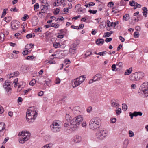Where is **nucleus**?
<instances>
[{"mask_svg": "<svg viewBox=\"0 0 148 148\" xmlns=\"http://www.w3.org/2000/svg\"><path fill=\"white\" fill-rule=\"evenodd\" d=\"M79 108L78 107L76 106L75 107L73 110V112L74 114H76L77 112H79V110H77V109H79Z\"/></svg>", "mask_w": 148, "mask_h": 148, "instance_id": "nucleus-33", "label": "nucleus"}, {"mask_svg": "<svg viewBox=\"0 0 148 148\" xmlns=\"http://www.w3.org/2000/svg\"><path fill=\"white\" fill-rule=\"evenodd\" d=\"M28 52L27 49L25 48V50L23 51V54L24 55H27Z\"/></svg>", "mask_w": 148, "mask_h": 148, "instance_id": "nucleus-47", "label": "nucleus"}, {"mask_svg": "<svg viewBox=\"0 0 148 148\" xmlns=\"http://www.w3.org/2000/svg\"><path fill=\"white\" fill-rule=\"evenodd\" d=\"M39 8V5L38 3H36L34 6V9L35 10L38 9Z\"/></svg>", "mask_w": 148, "mask_h": 148, "instance_id": "nucleus-43", "label": "nucleus"}, {"mask_svg": "<svg viewBox=\"0 0 148 148\" xmlns=\"http://www.w3.org/2000/svg\"><path fill=\"white\" fill-rule=\"evenodd\" d=\"M75 126H73L71 128V129L72 131H74L75 130H76L77 128H78V127L77 126V125H74Z\"/></svg>", "mask_w": 148, "mask_h": 148, "instance_id": "nucleus-45", "label": "nucleus"}, {"mask_svg": "<svg viewBox=\"0 0 148 148\" xmlns=\"http://www.w3.org/2000/svg\"><path fill=\"white\" fill-rule=\"evenodd\" d=\"M130 116L131 119H132L133 118V116H138L137 112L134 111L133 113L130 112Z\"/></svg>", "mask_w": 148, "mask_h": 148, "instance_id": "nucleus-28", "label": "nucleus"}, {"mask_svg": "<svg viewBox=\"0 0 148 148\" xmlns=\"http://www.w3.org/2000/svg\"><path fill=\"white\" fill-rule=\"evenodd\" d=\"M50 127L51 130L53 132H58L60 129V126L59 124L55 121L52 122V124L50 125Z\"/></svg>", "mask_w": 148, "mask_h": 148, "instance_id": "nucleus-6", "label": "nucleus"}, {"mask_svg": "<svg viewBox=\"0 0 148 148\" xmlns=\"http://www.w3.org/2000/svg\"><path fill=\"white\" fill-rule=\"evenodd\" d=\"M8 11L7 8L3 10V11L2 13L1 17L4 16L6 14L7 11Z\"/></svg>", "mask_w": 148, "mask_h": 148, "instance_id": "nucleus-39", "label": "nucleus"}, {"mask_svg": "<svg viewBox=\"0 0 148 148\" xmlns=\"http://www.w3.org/2000/svg\"><path fill=\"white\" fill-rule=\"evenodd\" d=\"M53 144L50 143L43 146L41 148H50L52 147Z\"/></svg>", "mask_w": 148, "mask_h": 148, "instance_id": "nucleus-29", "label": "nucleus"}, {"mask_svg": "<svg viewBox=\"0 0 148 148\" xmlns=\"http://www.w3.org/2000/svg\"><path fill=\"white\" fill-rule=\"evenodd\" d=\"M122 109L124 111H126L127 109V106L126 104H123L122 105Z\"/></svg>", "mask_w": 148, "mask_h": 148, "instance_id": "nucleus-38", "label": "nucleus"}, {"mask_svg": "<svg viewBox=\"0 0 148 148\" xmlns=\"http://www.w3.org/2000/svg\"><path fill=\"white\" fill-rule=\"evenodd\" d=\"M38 22V20L37 18H36L33 20L32 24L33 26H35L37 25Z\"/></svg>", "mask_w": 148, "mask_h": 148, "instance_id": "nucleus-25", "label": "nucleus"}, {"mask_svg": "<svg viewBox=\"0 0 148 148\" xmlns=\"http://www.w3.org/2000/svg\"><path fill=\"white\" fill-rule=\"evenodd\" d=\"M101 123V119L98 117H95L90 120L89 123V127L92 130L99 128Z\"/></svg>", "mask_w": 148, "mask_h": 148, "instance_id": "nucleus-1", "label": "nucleus"}, {"mask_svg": "<svg viewBox=\"0 0 148 148\" xmlns=\"http://www.w3.org/2000/svg\"><path fill=\"white\" fill-rule=\"evenodd\" d=\"M112 70L113 71H115L116 68V65L115 64H113L112 66Z\"/></svg>", "mask_w": 148, "mask_h": 148, "instance_id": "nucleus-59", "label": "nucleus"}, {"mask_svg": "<svg viewBox=\"0 0 148 148\" xmlns=\"http://www.w3.org/2000/svg\"><path fill=\"white\" fill-rule=\"evenodd\" d=\"M60 82V79L58 78H57L56 79V81L55 82V83L56 84H58Z\"/></svg>", "mask_w": 148, "mask_h": 148, "instance_id": "nucleus-61", "label": "nucleus"}, {"mask_svg": "<svg viewBox=\"0 0 148 148\" xmlns=\"http://www.w3.org/2000/svg\"><path fill=\"white\" fill-rule=\"evenodd\" d=\"M141 7V5L140 4L137 3L136 2V4L135 6L134 7V9H136L137 8H140Z\"/></svg>", "mask_w": 148, "mask_h": 148, "instance_id": "nucleus-42", "label": "nucleus"}, {"mask_svg": "<svg viewBox=\"0 0 148 148\" xmlns=\"http://www.w3.org/2000/svg\"><path fill=\"white\" fill-rule=\"evenodd\" d=\"M120 40H121V42H123L125 41V39L123 37H122L121 36H119Z\"/></svg>", "mask_w": 148, "mask_h": 148, "instance_id": "nucleus-62", "label": "nucleus"}, {"mask_svg": "<svg viewBox=\"0 0 148 148\" xmlns=\"http://www.w3.org/2000/svg\"><path fill=\"white\" fill-rule=\"evenodd\" d=\"M107 132L102 129H100L96 134V136L98 138L102 139L104 138L107 135Z\"/></svg>", "mask_w": 148, "mask_h": 148, "instance_id": "nucleus-4", "label": "nucleus"}, {"mask_svg": "<svg viewBox=\"0 0 148 148\" xmlns=\"http://www.w3.org/2000/svg\"><path fill=\"white\" fill-rule=\"evenodd\" d=\"M148 89V82H145L143 83L140 86V89Z\"/></svg>", "mask_w": 148, "mask_h": 148, "instance_id": "nucleus-16", "label": "nucleus"}, {"mask_svg": "<svg viewBox=\"0 0 148 148\" xmlns=\"http://www.w3.org/2000/svg\"><path fill=\"white\" fill-rule=\"evenodd\" d=\"M138 79H142L145 76V74L143 72H136Z\"/></svg>", "mask_w": 148, "mask_h": 148, "instance_id": "nucleus-15", "label": "nucleus"}, {"mask_svg": "<svg viewBox=\"0 0 148 148\" xmlns=\"http://www.w3.org/2000/svg\"><path fill=\"white\" fill-rule=\"evenodd\" d=\"M83 120V118L81 115H79L73 118L71 121V124L72 125H79L80 123Z\"/></svg>", "mask_w": 148, "mask_h": 148, "instance_id": "nucleus-5", "label": "nucleus"}, {"mask_svg": "<svg viewBox=\"0 0 148 148\" xmlns=\"http://www.w3.org/2000/svg\"><path fill=\"white\" fill-rule=\"evenodd\" d=\"M79 12H82V13L85 12L86 11V9L81 7H80L78 9Z\"/></svg>", "mask_w": 148, "mask_h": 148, "instance_id": "nucleus-35", "label": "nucleus"}, {"mask_svg": "<svg viewBox=\"0 0 148 148\" xmlns=\"http://www.w3.org/2000/svg\"><path fill=\"white\" fill-rule=\"evenodd\" d=\"M142 10L143 15L145 16V17H146L147 16V11H148L147 8L145 7H144L143 8Z\"/></svg>", "mask_w": 148, "mask_h": 148, "instance_id": "nucleus-23", "label": "nucleus"}, {"mask_svg": "<svg viewBox=\"0 0 148 148\" xmlns=\"http://www.w3.org/2000/svg\"><path fill=\"white\" fill-rule=\"evenodd\" d=\"M77 48V46L76 44L74 43L70 46L69 52L71 53L74 54L76 53V50Z\"/></svg>", "mask_w": 148, "mask_h": 148, "instance_id": "nucleus-11", "label": "nucleus"}, {"mask_svg": "<svg viewBox=\"0 0 148 148\" xmlns=\"http://www.w3.org/2000/svg\"><path fill=\"white\" fill-rule=\"evenodd\" d=\"M132 71V67H130L129 69L126 70L124 73V75H128L131 73Z\"/></svg>", "mask_w": 148, "mask_h": 148, "instance_id": "nucleus-22", "label": "nucleus"}, {"mask_svg": "<svg viewBox=\"0 0 148 148\" xmlns=\"http://www.w3.org/2000/svg\"><path fill=\"white\" fill-rule=\"evenodd\" d=\"M18 78L16 79H14V81L13 82V83L16 86L17 84L18 83Z\"/></svg>", "mask_w": 148, "mask_h": 148, "instance_id": "nucleus-60", "label": "nucleus"}, {"mask_svg": "<svg viewBox=\"0 0 148 148\" xmlns=\"http://www.w3.org/2000/svg\"><path fill=\"white\" fill-rule=\"evenodd\" d=\"M113 33V32L112 31H110L109 32L105 33L103 37H109L110 36L111 34Z\"/></svg>", "mask_w": 148, "mask_h": 148, "instance_id": "nucleus-27", "label": "nucleus"}, {"mask_svg": "<svg viewBox=\"0 0 148 148\" xmlns=\"http://www.w3.org/2000/svg\"><path fill=\"white\" fill-rule=\"evenodd\" d=\"M11 26L12 29L13 30H15L20 27V23L16 21H12L11 22Z\"/></svg>", "mask_w": 148, "mask_h": 148, "instance_id": "nucleus-8", "label": "nucleus"}, {"mask_svg": "<svg viewBox=\"0 0 148 148\" xmlns=\"http://www.w3.org/2000/svg\"><path fill=\"white\" fill-rule=\"evenodd\" d=\"M71 62L70 60L68 59H66L64 61V63L66 64H68L70 63Z\"/></svg>", "mask_w": 148, "mask_h": 148, "instance_id": "nucleus-50", "label": "nucleus"}, {"mask_svg": "<svg viewBox=\"0 0 148 148\" xmlns=\"http://www.w3.org/2000/svg\"><path fill=\"white\" fill-rule=\"evenodd\" d=\"M110 121L111 123H114L116 122V118H114L112 119H111Z\"/></svg>", "mask_w": 148, "mask_h": 148, "instance_id": "nucleus-52", "label": "nucleus"}, {"mask_svg": "<svg viewBox=\"0 0 148 148\" xmlns=\"http://www.w3.org/2000/svg\"><path fill=\"white\" fill-rule=\"evenodd\" d=\"M71 116L69 114H66V119L67 121L70 120Z\"/></svg>", "mask_w": 148, "mask_h": 148, "instance_id": "nucleus-51", "label": "nucleus"}, {"mask_svg": "<svg viewBox=\"0 0 148 148\" xmlns=\"http://www.w3.org/2000/svg\"><path fill=\"white\" fill-rule=\"evenodd\" d=\"M19 74V73L18 72H14L12 73H11L10 75H9L8 76V77L9 79H10L11 78L14 77H15L17 76Z\"/></svg>", "mask_w": 148, "mask_h": 148, "instance_id": "nucleus-19", "label": "nucleus"}, {"mask_svg": "<svg viewBox=\"0 0 148 148\" xmlns=\"http://www.w3.org/2000/svg\"><path fill=\"white\" fill-rule=\"evenodd\" d=\"M82 126L84 127H86V122H83L82 124Z\"/></svg>", "mask_w": 148, "mask_h": 148, "instance_id": "nucleus-64", "label": "nucleus"}, {"mask_svg": "<svg viewBox=\"0 0 148 148\" xmlns=\"http://www.w3.org/2000/svg\"><path fill=\"white\" fill-rule=\"evenodd\" d=\"M108 5V7H112L114 5V3L112 2H109Z\"/></svg>", "mask_w": 148, "mask_h": 148, "instance_id": "nucleus-55", "label": "nucleus"}, {"mask_svg": "<svg viewBox=\"0 0 148 148\" xmlns=\"http://www.w3.org/2000/svg\"><path fill=\"white\" fill-rule=\"evenodd\" d=\"M128 143V140L127 139L125 140L123 142L122 148H127Z\"/></svg>", "mask_w": 148, "mask_h": 148, "instance_id": "nucleus-26", "label": "nucleus"}, {"mask_svg": "<svg viewBox=\"0 0 148 148\" xmlns=\"http://www.w3.org/2000/svg\"><path fill=\"white\" fill-rule=\"evenodd\" d=\"M32 36V34H28L26 36V38L28 39L31 38Z\"/></svg>", "mask_w": 148, "mask_h": 148, "instance_id": "nucleus-58", "label": "nucleus"}, {"mask_svg": "<svg viewBox=\"0 0 148 148\" xmlns=\"http://www.w3.org/2000/svg\"><path fill=\"white\" fill-rule=\"evenodd\" d=\"M60 46V45L59 43H55L53 44V46L56 48L59 47Z\"/></svg>", "mask_w": 148, "mask_h": 148, "instance_id": "nucleus-41", "label": "nucleus"}, {"mask_svg": "<svg viewBox=\"0 0 148 148\" xmlns=\"http://www.w3.org/2000/svg\"><path fill=\"white\" fill-rule=\"evenodd\" d=\"M112 23L108 20L106 22V29L107 30L110 31L112 29Z\"/></svg>", "mask_w": 148, "mask_h": 148, "instance_id": "nucleus-18", "label": "nucleus"}, {"mask_svg": "<svg viewBox=\"0 0 148 148\" xmlns=\"http://www.w3.org/2000/svg\"><path fill=\"white\" fill-rule=\"evenodd\" d=\"M129 134L130 137H132L134 135V132L131 130L129 131Z\"/></svg>", "mask_w": 148, "mask_h": 148, "instance_id": "nucleus-46", "label": "nucleus"}, {"mask_svg": "<svg viewBox=\"0 0 148 148\" xmlns=\"http://www.w3.org/2000/svg\"><path fill=\"white\" fill-rule=\"evenodd\" d=\"M116 114L117 115H119L121 112V109L119 108H117L115 110Z\"/></svg>", "mask_w": 148, "mask_h": 148, "instance_id": "nucleus-30", "label": "nucleus"}, {"mask_svg": "<svg viewBox=\"0 0 148 148\" xmlns=\"http://www.w3.org/2000/svg\"><path fill=\"white\" fill-rule=\"evenodd\" d=\"M74 141L75 143H79L82 141V138L78 135H76L75 136L74 138Z\"/></svg>", "mask_w": 148, "mask_h": 148, "instance_id": "nucleus-14", "label": "nucleus"}, {"mask_svg": "<svg viewBox=\"0 0 148 148\" xmlns=\"http://www.w3.org/2000/svg\"><path fill=\"white\" fill-rule=\"evenodd\" d=\"M97 12V10H89V12H90V13L91 14H95Z\"/></svg>", "mask_w": 148, "mask_h": 148, "instance_id": "nucleus-57", "label": "nucleus"}, {"mask_svg": "<svg viewBox=\"0 0 148 148\" xmlns=\"http://www.w3.org/2000/svg\"><path fill=\"white\" fill-rule=\"evenodd\" d=\"M30 90V89H28L27 90H25L24 92H23V93H23V94L24 95H26L27 93L28 92H29Z\"/></svg>", "mask_w": 148, "mask_h": 148, "instance_id": "nucleus-63", "label": "nucleus"}, {"mask_svg": "<svg viewBox=\"0 0 148 148\" xmlns=\"http://www.w3.org/2000/svg\"><path fill=\"white\" fill-rule=\"evenodd\" d=\"M35 58L34 57V56H28L27 57L26 59L27 60H33V59L34 58Z\"/></svg>", "mask_w": 148, "mask_h": 148, "instance_id": "nucleus-40", "label": "nucleus"}, {"mask_svg": "<svg viewBox=\"0 0 148 148\" xmlns=\"http://www.w3.org/2000/svg\"><path fill=\"white\" fill-rule=\"evenodd\" d=\"M84 27V25L83 24H80L77 28V29H82Z\"/></svg>", "mask_w": 148, "mask_h": 148, "instance_id": "nucleus-54", "label": "nucleus"}, {"mask_svg": "<svg viewBox=\"0 0 148 148\" xmlns=\"http://www.w3.org/2000/svg\"><path fill=\"white\" fill-rule=\"evenodd\" d=\"M60 10L59 9L57 8H56L54 11V14L57 15L59 12Z\"/></svg>", "mask_w": 148, "mask_h": 148, "instance_id": "nucleus-48", "label": "nucleus"}, {"mask_svg": "<svg viewBox=\"0 0 148 148\" xmlns=\"http://www.w3.org/2000/svg\"><path fill=\"white\" fill-rule=\"evenodd\" d=\"M5 124L3 122L0 123V132L3 131L5 128Z\"/></svg>", "mask_w": 148, "mask_h": 148, "instance_id": "nucleus-24", "label": "nucleus"}, {"mask_svg": "<svg viewBox=\"0 0 148 148\" xmlns=\"http://www.w3.org/2000/svg\"><path fill=\"white\" fill-rule=\"evenodd\" d=\"M130 79L132 81H135L137 80L138 78L136 74V73L132 74L129 77Z\"/></svg>", "mask_w": 148, "mask_h": 148, "instance_id": "nucleus-12", "label": "nucleus"}, {"mask_svg": "<svg viewBox=\"0 0 148 148\" xmlns=\"http://www.w3.org/2000/svg\"><path fill=\"white\" fill-rule=\"evenodd\" d=\"M136 3V2H135L133 0L130 1L129 2L130 5L132 6L135 7Z\"/></svg>", "mask_w": 148, "mask_h": 148, "instance_id": "nucleus-34", "label": "nucleus"}, {"mask_svg": "<svg viewBox=\"0 0 148 148\" xmlns=\"http://www.w3.org/2000/svg\"><path fill=\"white\" fill-rule=\"evenodd\" d=\"M104 42V40L103 39H98L96 41V43L97 45H103Z\"/></svg>", "mask_w": 148, "mask_h": 148, "instance_id": "nucleus-20", "label": "nucleus"}, {"mask_svg": "<svg viewBox=\"0 0 148 148\" xmlns=\"http://www.w3.org/2000/svg\"><path fill=\"white\" fill-rule=\"evenodd\" d=\"M10 83V82H9L6 81L3 84V87L5 90L7 92L10 91L12 90Z\"/></svg>", "mask_w": 148, "mask_h": 148, "instance_id": "nucleus-9", "label": "nucleus"}, {"mask_svg": "<svg viewBox=\"0 0 148 148\" xmlns=\"http://www.w3.org/2000/svg\"><path fill=\"white\" fill-rule=\"evenodd\" d=\"M134 37L135 38L138 37L139 35V33L138 32H135L134 33Z\"/></svg>", "mask_w": 148, "mask_h": 148, "instance_id": "nucleus-49", "label": "nucleus"}, {"mask_svg": "<svg viewBox=\"0 0 148 148\" xmlns=\"http://www.w3.org/2000/svg\"><path fill=\"white\" fill-rule=\"evenodd\" d=\"M123 19L126 21H127L129 19V14H126L123 16Z\"/></svg>", "mask_w": 148, "mask_h": 148, "instance_id": "nucleus-31", "label": "nucleus"}, {"mask_svg": "<svg viewBox=\"0 0 148 148\" xmlns=\"http://www.w3.org/2000/svg\"><path fill=\"white\" fill-rule=\"evenodd\" d=\"M36 83V81L34 79H33L29 83L30 85L33 86Z\"/></svg>", "mask_w": 148, "mask_h": 148, "instance_id": "nucleus-37", "label": "nucleus"}, {"mask_svg": "<svg viewBox=\"0 0 148 148\" xmlns=\"http://www.w3.org/2000/svg\"><path fill=\"white\" fill-rule=\"evenodd\" d=\"M5 21L7 23L9 22L12 19V18L10 16L5 17L4 18Z\"/></svg>", "mask_w": 148, "mask_h": 148, "instance_id": "nucleus-36", "label": "nucleus"}, {"mask_svg": "<svg viewBox=\"0 0 148 148\" xmlns=\"http://www.w3.org/2000/svg\"><path fill=\"white\" fill-rule=\"evenodd\" d=\"M112 40V38H106L105 41L106 42L108 43L111 41Z\"/></svg>", "mask_w": 148, "mask_h": 148, "instance_id": "nucleus-53", "label": "nucleus"}, {"mask_svg": "<svg viewBox=\"0 0 148 148\" xmlns=\"http://www.w3.org/2000/svg\"><path fill=\"white\" fill-rule=\"evenodd\" d=\"M92 110V108L91 106L88 107V109H87V111L88 112H91Z\"/></svg>", "mask_w": 148, "mask_h": 148, "instance_id": "nucleus-56", "label": "nucleus"}, {"mask_svg": "<svg viewBox=\"0 0 148 148\" xmlns=\"http://www.w3.org/2000/svg\"><path fill=\"white\" fill-rule=\"evenodd\" d=\"M42 29V27H40L38 28L37 29H35L34 30V32H41Z\"/></svg>", "mask_w": 148, "mask_h": 148, "instance_id": "nucleus-44", "label": "nucleus"}, {"mask_svg": "<svg viewBox=\"0 0 148 148\" xmlns=\"http://www.w3.org/2000/svg\"><path fill=\"white\" fill-rule=\"evenodd\" d=\"M141 92L146 97L148 96V89H142L140 90Z\"/></svg>", "mask_w": 148, "mask_h": 148, "instance_id": "nucleus-21", "label": "nucleus"}, {"mask_svg": "<svg viewBox=\"0 0 148 148\" xmlns=\"http://www.w3.org/2000/svg\"><path fill=\"white\" fill-rule=\"evenodd\" d=\"M112 107L114 108H117L119 106V101L117 99H112L111 101Z\"/></svg>", "mask_w": 148, "mask_h": 148, "instance_id": "nucleus-10", "label": "nucleus"}, {"mask_svg": "<svg viewBox=\"0 0 148 148\" xmlns=\"http://www.w3.org/2000/svg\"><path fill=\"white\" fill-rule=\"evenodd\" d=\"M64 51H63L62 53H60V54L61 55H62V56H59L57 57H53V56H56V54H52L51 56H50V58L51 59L53 60L54 58H61L63 57V56H65V55H64Z\"/></svg>", "mask_w": 148, "mask_h": 148, "instance_id": "nucleus-13", "label": "nucleus"}, {"mask_svg": "<svg viewBox=\"0 0 148 148\" xmlns=\"http://www.w3.org/2000/svg\"><path fill=\"white\" fill-rule=\"evenodd\" d=\"M85 79V77L82 76L75 79L73 81L74 87H76L80 85L84 81Z\"/></svg>", "mask_w": 148, "mask_h": 148, "instance_id": "nucleus-7", "label": "nucleus"}, {"mask_svg": "<svg viewBox=\"0 0 148 148\" xmlns=\"http://www.w3.org/2000/svg\"><path fill=\"white\" fill-rule=\"evenodd\" d=\"M18 136H22V138H20L19 139V142L21 143H23L24 142L28 140L30 136V134L27 132H21L19 133L18 134Z\"/></svg>", "mask_w": 148, "mask_h": 148, "instance_id": "nucleus-3", "label": "nucleus"}, {"mask_svg": "<svg viewBox=\"0 0 148 148\" xmlns=\"http://www.w3.org/2000/svg\"><path fill=\"white\" fill-rule=\"evenodd\" d=\"M29 18V16L27 14H25L24 16L21 18V20L23 21H25L26 19H27Z\"/></svg>", "mask_w": 148, "mask_h": 148, "instance_id": "nucleus-32", "label": "nucleus"}, {"mask_svg": "<svg viewBox=\"0 0 148 148\" xmlns=\"http://www.w3.org/2000/svg\"><path fill=\"white\" fill-rule=\"evenodd\" d=\"M101 77V75L97 74L93 77V80L94 81H98L100 80Z\"/></svg>", "mask_w": 148, "mask_h": 148, "instance_id": "nucleus-17", "label": "nucleus"}, {"mask_svg": "<svg viewBox=\"0 0 148 148\" xmlns=\"http://www.w3.org/2000/svg\"><path fill=\"white\" fill-rule=\"evenodd\" d=\"M35 109L28 110L26 112V119L29 123L34 121L38 114L37 111Z\"/></svg>", "mask_w": 148, "mask_h": 148, "instance_id": "nucleus-2", "label": "nucleus"}]
</instances>
